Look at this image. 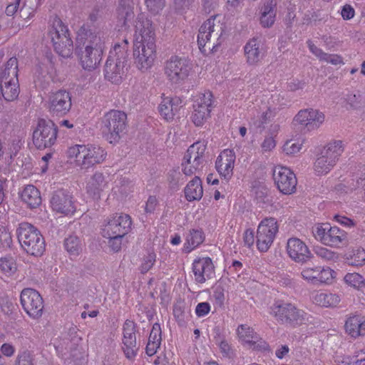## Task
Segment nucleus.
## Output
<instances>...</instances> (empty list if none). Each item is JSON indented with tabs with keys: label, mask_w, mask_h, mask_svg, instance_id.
Segmentation results:
<instances>
[{
	"label": "nucleus",
	"mask_w": 365,
	"mask_h": 365,
	"mask_svg": "<svg viewBox=\"0 0 365 365\" xmlns=\"http://www.w3.org/2000/svg\"><path fill=\"white\" fill-rule=\"evenodd\" d=\"M135 32L140 36L134 43L133 57L137 68L147 71L153 63L155 56V34L152 22L143 16L137 19Z\"/></svg>",
	"instance_id": "f257e3e1"
},
{
	"label": "nucleus",
	"mask_w": 365,
	"mask_h": 365,
	"mask_svg": "<svg viewBox=\"0 0 365 365\" xmlns=\"http://www.w3.org/2000/svg\"><path fill=\"white\" fill-rule=\"evenodd\" d=\"M104 48L105 38L101 33L81 27L76 36V50L83 69H96L102 60Z\"/></svg>",
	"instance_id": "f03ea898"
},
{
	"label": "nucleus",
	"mask_w": 365,
	"mask_h": 365,
	"mask_svg": "<svg viewBox=\"0 0 365 365\" xmlns=\"http://www.w3.org/2000/svg\"><path fill=\"white\" fill-rule=\"evenodd\" d=\"M18 60L10 58L0 70V110L3 108V101H13L19 94L18 81Z\"/></svg>",
	"instance_id": "7ed1b4c3"
},
{
	"label": "nucleus",
	"mask_w": 365,
	"mask_h": 365,
	"mask_svg": "<svg viewBox=\"0 0 365 365\" xmlns=\"http://www.w3.org/2000/svg\"><path fill=\"white\" fill-rule=\"evenodd\" d=\"M68 158L74 159L75 165L81 170L89 168L102 163L106 158L104 149L94 145H76L67 151Z\"/></svg>",
	"instance_id": "20e7f679"
},
{
	"label": "nucleus",
	"mask_w": 365,
	"mask_h": 365,
	"mask_svg": "<svg viewBox=\"0 0 365 365\" xmlns=\"http://www.w3.org/2000/svg\"><path fill=\"white\" fill-rule=\"evenodd\" d=\"M18 240L22 249L34 257L41 256L46 249L45 240L41 232L29 222L20 223L16 230Z\"/></svg>",
	"instance_id": "39448f33"
},
{
	"label": "nucleus",
	"mask_w": 365,
	"mask_h": 365,
	"mask_svg": "<svg viewBox=\"0 0 365 365\" xmlns=\"http://www.w3.org/2000/svg\"><path fill=\"white\" fill-rule=\"evenodd\" d=\"M213 16L206 20L200 27L197 34V44L202 53L215 51L222 43L221 37L224 33L222 24Z\"/></svg>",
	"instance_id": "423d86ee"
},
{
	"label": "nucleus",
	"mask_w": 365,
	"mask_h": 365,
	"mask_svg": "<svg viewBox=\"0 0 365 365\" xmlns=\"http://www.w3.org/2000/svg\"><path fill=\"white\" fill-rule=\"evenodd\" d=\"M126 128L127 115L123 111L110 110L102 118V133L110 143L118 142Z\"/></svg>",
	"instance_id": "0eeeda50"
},
{
	"label": "nucleus",
	"mask_w": 365,
	"mask_h": 365,
	"mask_svg": "<svg viewBox=\"0 0 365 365\" xmlns=\"http://www.w3.org/2000/svg\"><path fill=\"white\" fill-rule=\"evenodd\" d=\"M271 314L279 323L292 327L301 325L307 320V314L303 310L283 300L274 302L271 307Z\"/></svg>",
	"instance_id": "6e6552de"
},
{
	"label": "nucleus",
	"mask_w": 365,
	"mask_h": 365,
	"mask_svg": "<svg viewBox=\"0 0 365 365\" xmlns=\"http://www.w3.org/2000/svg\"><path fill=\"white\" fill-rule=\"evenodd\" d=\"M54 50L63 58L70 57L73 44L68 27L59 18H55L49 30Z\"/></svg>",
	"instance_id": "1a4fd4ad"
},
{
	"label": "nucleus",
	"mask_w": 365,
	"mask_h": 365,
	"mask_svg": "<svg viewBox=\"0 0 365 365\" xmlns=\"http://www.w3.org/2000/svg\"><path fill=\"white\" fill-rule=\"evenodd\" d=\"M315 239L326 246L339 247L346 244L347 233L338 227L318 224L312 228Z\"/></svg>",
	"instance_id": "9d476101"
},
{
	"label": "nucleus",
	"mask_w": 365,
	"mask_h": 365,
	"mask_svg": "<svg viewBox=\"0 0 365 365\" xmlns=\"http://www.w3.org/2000/svg\"><path fill=\"white\" fill-rule=\"evenodd\" d=\"M206 145L197 141L190 145L185 152L182 160V170L185 175L190 176L198 173L203 167Z\"/></svg>",
	"instance_id": "9b49d317"
},
{
	"label": "nucleus",
	"mask_w": 365,
	"mask_h": 365,
	"mask_svg": "<svg viewBox=\"0 0 365 365\" xmlns=\"http://www.w3.org/2000/svg\"><path fill=\"white\" fill-rule=\"evenodd\" d=\"M58 128L51 120L38 119L33 132V143L39 150L50 148L56 141Z\"/></svg>",
	"instance_id": "f8f14e48"
},
{
	"label": "nucleus",
	"mask_w": 365,
	"mask_h": 365,
	"mask_svg": "<svg viewBox=\"0 0 365 365\" xmlns=\"http://www.w3.org/2000/svg\"><path fill=\"white\" fill-rule=\"evenodd\" d=\"M191 66L184 58L171 56L165 63L164 71L168 80L173 83H181L188 77Z\"/></svg>",
	"instance_id": "ddd939ff"
},
{
	"label": "nucleus",
	"mask_w": 365,
	"mask_h": 365,
	"mask_svg": "<svg viewBox=\"0 0 365 365\" xmlns=\"http://www.w3.org/2000/svg\"><path fill=\"white\" fill-rule=\"evenodd\" d=\"M279 226L274 217H266L258 225L256 243L260 252H267L278 232Z\"/></svg>",
	"instance_id": "4468645a"
},
{
	"label": "nucleus",
	"mask_w": 365,
	"mask_h": 365,
	"mask_svg": "<svg viewBox=\"0 0 365 365\" xmlns=\"http://www.w3.org/2000/svg\"><path fill=\"white\" fill-rule=\"evenodd\" d=\"M131 218L126 214H115L107 218L103 225V237L117 235L124 237L130 230Z\"/></svg>",
	"instance_id": "2eb2a0df"
},
{
	"label": "nucleus",
	"mask_w": 365,
	"mask_h": 365,
	"mask_svg": "<svg viewBox=\"0 0 365 365\" xmlns=\"http://www.w3.org/2000/svg\"><path fill=\"white\" fill-rule=\"evenodd\" d=\"M20 301L24 310L32 319L41 317L43 311V301L41 294L31 288L24 289L20 295Z\"/></svg>",
	"instance_id": "dca6fc26"
},
{
	"label": "nucleus",
	"mask_w": 365,
	"mask_h": 365,
	"mask_svg": "<svg viewBox=\"0 0 365 365\" xmlns=\"http://www.w3.org/2000/svg\"><path fill=\"white\" fill-rule=\"evenodd\" d=\"M126 61L125 51H123L120 56L115 54V52L110 51L103 71L105 78L112 83H120L124 74Z\"/></svg>",
	"instance_id": "f3484780"
},
{
	"label": "nucleus",
	"mask_w": 365,
	"mask_h": 365,
	"mask_svg": "<svg viewBox=\"0 0 365 365\" xmlns=\"http://www.w3.org/2000/svg\"><path fill=\"white\" fill-rule=\"evenodd\" d=\"M213 103V96L210 91L200 93L197 96L191 117L196 126L202 125L210 117Z\"/></svg>",
	"instance_id": "a211bd4d"
},
{
	"label": "nucleus",
	"mask_w": 365,
	"mask_h": 365,
	"mask_svg": "<svg viewBox=\"0 0 365 365\" xmlns=\"http://www.w3.org/2000/svg\"><path fill=\"white\" fill-rule=\"evenodd\" d=\"M71 106V96L66 90H58L49 95L48 109L53 116H64L69 112Z\"/></svg>",
	"instance_id": "6ab92c4d"
},
{
	"label": "nucleus",
	"mask_w": 365,
	"mask_h": 365,
	"mask_svg": "<svg viewBox=\"0 0 365 365\" xmlns=\"http://www.w3.org/2000/svg\"><path fill=\"white\" fill-rule=\"evenodd\" d=\"M273 179L280 192L291 195L296 191L297 180L295 174L288 168L276 166L273 170Z\"/></svg>",
	"instance_id": "aec40b11"
},
{
	"label": "nucleus",
	"mask_w": 365,
	"mask_h": 365,
	"mask_svg": "<svg viewBox=\"0 0 365 365\" xmlns=\"http://www.w3.org/2000/svg\"><path fill=\"white\" fill-rule=\"evenodd\" d=\"M324 114L318 110L313 108L301 110L294 117V120L304 126L308 130L319 128L324 123Z\"/></svg>",
	"instance_id": "412c9836"
},
{
	"label": "nucleus",
	"mask_w": 365,
	"mask_h": 365,
	"mask_svg": "<svg viewBox=\"0 0 365 365\" xmlns=\"http://www.w3.org/2000/svg\"><path fill=\"white\" fill-rule=\"evenodd\" d=\"M287 251L289 257L297 262L304 263L313 257L306 244L297 237L288 240Z\"/></svg>",
	"instance_id": "4be33fe9"
},
{
	"label": "nucleus",
	"mask_w": 365,
	"mask_h": 365,
	"mask_svg": "<svg viewBox=\"0 0 365 365\" xmlns=\"http://www.w3.org/2000/svg\"><path fill=\"white\" fill-rule=\"evenodd\" d=\"M51 205L53 210L64 215L73 214L76 210L73 197L63 190H57L53 194Z\"/></svg>",
	"instance_id": "5701e85b"
},
{
	"label": "nucleus",
	"mask_w": 365,
	"mask_h": 365,
	"mask_svg": "<svg viewBox=\"0 0 365 365\" xmlns=\"http://www.w3.org/2000/svg\"><path fill=\"white\" fill-rule=\"evenodd\" d=\"M192 272L195 281L202 284L212 277L215 273V267L210 257H202L195 259L192 263Z\"/></svg>",
	"instance_id": "b1692460"
},
{
	"label": "nucleus",
	"mask_w": 365,
	"mask_h": 365,
	"mask_svg": "<svg viewBox=\"0 0 365 365\" xmlns=\"http://www.w3.org/2000/svg\"><path fill=\"white\" fill-rule=\"evenodd\" d=\"M277 0H262L258 6L259 24L262 28H271L274 24L277 11Z\"/></svg>",
	"instance_id": "393cba45"
},
{
	"label": "nucleus",
	"mask_w": 365,
	"mask_h": 365,
	"mask_svg": "<svg viewBox=\"0 0 365 365\" xmlns=\"http://www.w3.org/2000/svg\"><path fill=\"white\" fill-rule=\"evenodd\" d=\"M235 153L233 150L225 149L217 157L215 168L220 176L229 180L233 174L235 162Z\"/></svg>",
	"instance_id": "a878e982"
},
{
	"label": "nucleus",
	"mask_w": 365,
	"mask_h": 365,
	"mask_svg": "<svg viewBox=\"0 0 365 365\" xmlns=\"http://www.w3.org/2000/svg\"><path fill=\"white\" fill-rule=\"evenodd\" d=\"M123 349L128 359H133L138 350L136 346L135 324L130 320H126L123 324Z\"/></svg>",
	"instance_id": "bb28decb"
},
{
	"label": "nucleus",
	"mask_w": 365,
	"mask_h": 365,
	"mask_svg": "<svg viewBox=\"0 0 365 365\" xmlns=\"http://www.w3.org/2000/svg\"><path fill=\"white\" fill-rule=\"evenodd\" d=\"M108 176L100 171H96L86 182V192L93 199L99 200L101 193L108 187Z\"/></svg>",
	"instance_id": "cd10ccee"
},
{
	"label": "nucleus",
	"mask_w": 365,
	"mask_h": 365,
	"mask_svg": "<svg viewBox=\"0 0 365 365\" xmlns=\"http://www.w3.org/2000/svg\"><path fill=\"white\" fill-rule=\"evenodd\" d=\"M182 107V100L178 97H166L158 106L160 115L167 121L172 120Z\"/></svg>",
	"instance_id": "c85d7f7f"
},
{
	"label": "nucleus",
	"mask_w": 365,
	"mask_h": 365,
	"mask_svg": "<svg viewBox=\"0 0 365 365\" xmlns=\"http://www.w3.org/2000/svg\"><path fill=\"white\" fill-rule=\"evenodd\" d=\"M245 56L249 65H256L264 56L261 42L257 38L250 39L244 47Z\"/></svg>",
	"instance_id": "c756f323"
},
{
	"label": "nucleus",
	"mask_w": 365,
	"mask_h": 365,
	"mask_svg": "<svg viewBox=\"0 0 365 365\" xmlns=\"http://www.w3.org/2000/svg\"><path fill=\"white\" fill-rule=\"evenodd\" d=\"M344 328L346 332L353 338L365 335V319L361 314H350L347 317Z\"/></svg>",
	"instance_id": "7c9ffc66"
},
{
	"label": "nucleus",
	"mask_w": 365,
	"mask_h": 365,
	"mask_svg": "<svg viewBox=\"0 0 365 365\" xmlns=\"http://www.w3.org/2000/svg\"><path fill=\"white\" fill-rule=\"evenodd\" d=\"M344 152L343 143L341 140H334L324 146L319 155L329 160V163L336 165L339 157Z\"/></svg>",
	"instance_id": "2f4dec72"
},
{
	"label": "nucleus",
	"mask_w": 365,
	"mask_h": 365,
	"mask_svg": "<svg viewBox=\"0 0 365 365\" xmlns=\"http://www.w3.org/2000/svg\"><path fill=\"white\" fill-rule=\"evenodd\" d=\"M131 3L130 0H119L117 18L118 26L121 28L126 27L128 23L134 17L133 8Z\"/></svg>",
	"instance_id": "473e14b6"
},
{
	"label": "nucleus",
	"mask_w": 365,
	"mask_h": 365,
	"mask_svg": "<svg viewBox=\"0 0 365 365\" xmlns=\"http://www.w3.org/2000/svg\"><path fill=\"white\" fill-rule=\"evenodd\" d=\"M21 198L28 207L34 209L41 203V197L39 190L33 185H27L21 192Z\"/></svg>",
	"instance_id": "72a5a7b5"
},
{
	"label": "nucleus",
	"mask_w": 365,
	"mask_h": 365,
	"mask_svg": "<svg viewBox=\"0 0 365 365\" xmlns=\"http://www.w3.org/2000/svg\"><path fill=\"white\" fill-rule=\"evenodd\" d=\"M184 192L187 200L190 202L200 200L203 195L202 182L200 178L195 176L190 180L186 185Z\"/></svg>",
	"instance_id": "f704fd0d"
},
{
	"label": "nucleus",
	"mask_w": 365,
	"mask_h": 365,
	"mask_svg": "<svg viewBox=\"0 0 365 365\" xmlns=\"http://www.w3.org/2000/svg\"><path fill=\"white\" fill-rule=\"evenodd\" d=\"M312 301L314 304L324 307H336L340 302V297L329 292H317L313 297Z\"/></svg>",
	"instance_id": "c9c22d12"
},
{
	"label": "nucleus",
	"mask_w": 365,
	"mask_h": 365,
	"mask_svg": "<svg viewBox=\"0 0 365 365\" xmlns=\"http://www.w3.org/2000/svg\"><path fill=\"white\" fill-rule=\"evenodd\" d=\"M205 240V235L202 230H191L186 236V241L184 244L185 252H190L201 245Z\"/></svg>",
	"instance_id": "e433bc0d"
},
{
	"label": "nucleus",
	"mask_w": 365,
	"mask_h": 365,
	"mask_svg": "<svg viewBox=\"0 0 365 365\" xmlns=\"http://www.w3.org/2000/svg\"><path fill=\"white\" fill-rule=\"evenodd\" d=\"M344 259L349 265L362 266L365 264V250L361 248L353 249L345 254Z\"/></svg>",
	"instance_id": "4c0bfd02"
},
{
	"label": "nucleus",
	"mask_w": 365,
	"mask_h": 365,
	"mask_svg": "<svg viewBox=\"0 0 365 365\" xmlns=\"http://www.w3.org/2000/svg\"><path fill=\"white\" fill-rule=\"evenodd\" d=\"M276 115V109L267 108L265 111H263L260 115L252 119L251 123L258 129H264L266 124L270 121Z\"/></svg>",
	"instance_id": "58836bf2"
},
{
	"label": "nucleus",
	"mask_w": 365,
	"mask_h": 365,
	"mask_svg": "<svg viewBox=\"0 0 365 365\" xmlns=\"http://www.w3.org/2000/svg\"><path fill=\"white\" fill-rule=\"evenodd\" d=\"M239 338L247 345L252 342V339H257V334L254 329L246 324H241L237 329Z\"/></svg>",
	"instance_id": "ea45409f"
},
{
	"label": "nucleus",
	"mask_w": 365,
	"mask_h": 365,
	"mask_svg": "<svg viewBox=\"0 0 365 365\" xmlns=\"http://www.w3.org/2000/svg\"><path fill=\"white\" fill-rule=\"evenodd\" d=\"M64 246L71 255L77 256L81 252V243L78 237L69 236L65 240Z\"/></svg>",
	"instance_id": "a19ab883"
},
{
	"label": "nucleus",
	"mask_w": 365,
	"mask_h": 365,
	"mask_svg": "<svg viewBox=\"0 0 365 365\" xmlns=\"http://www.w3.org/2000/svg\"><path fill=\"white\" fill-rule=\"evenodd\" d=\"M329 160H326L320 155H318L314 164V169L315 173L318 175L328 173L335 165L333 163H329Z\"/></svg>",
	"instance_id": "79ce46f5"
},
{
	"label": "nucleus",
	"mask_w": 365,
	"mask_h": 365,
	"mask_svg": "<svg viewBox=\"0 0 365 365\" xmlns=\"http://www.w3.org/2000/svg\"><path fill=\"white\" fill-rule=\"evenodd\" d=\"M0 270L7 276L13 275L17 270L14 259L11 257L0 258Z\"/></svg>",
	"instance_id": "37998d69"
},
{
	"label": "nucleus",
	"mask_w": 365,
	"mask_h": 365,
	"mask_svg": "<svg viewBox=\"0 0 365 365\" xmlns=\"http://www.w3.org/2000/svg\"><path fill=\"white\" fill-rule=\"evenodd\" d=\"M344 280L347 285L356 289H361L365 286V279L361 274L356 272L347 273L344 276Z\"/></svg>",
	"instance_id": "c03bdc74"
},
{
	"label": "nucleus",
	"mask_w": 365,
	"mask_h": 365,
	"mask_svg": "<svg viewBox=\"0 0 365 365\" xmlns=\"http://www.w3.org/2000/svg\"><path fill=\"white\" fill-rule=\"evenodd\" d=\"M345 100L347 105L353 109L361 108L365 105V99L360 93H349L346 95Z\"/></svg>",
	"instance_id": "a18cd8bd"
},
{
	"label": "nucleus",
	"mask_w": 365,
	"mask_h": 365,
	"mask_svg": "<svg viewBox=\"0 0 365 365\" xmlns=\"http://www.w3.org/2000/svg\"><path fill=\"white\" fill-rule=\"evenodd\" d=\"M216 335L215 336V343L218 345L222 354L224 356H229L231 353V346L227 342V341L225 339L223 336L221 335L220 329H215Z\"/></svg>",
	"instance_id": "49530a36"
},
{
	"label": "nucleus",
	"mask_w": 365,
	"mask_h": 365,
	"mask_svg": "<svg viewBox=\"0 0 365 365\" xmlns=\"http://www.w3.org/2000/svg\"><path fill=\"white\" fill-rule=\"evenodd\" d=\"M314 251L319 257L326 261H336L339 257L336 252L324 247L317 246Z\"/></svg>",
	"instance_id": "de8ad7c7"
},
{
	"label": "nucleus",
	"mask_w": 365,
	"mask_h": 365,
	"mask_svg": "<svg viewBox=\"0 0 365 365\" xmlns=\"http://www.w3.org/2000/svg\"><path fill=\"white\" fill-rule=\"evenodd\" d=\"M195 0H173V7L175 13L182 14L189 10Z\"/></svg>",
	"instance_id": "09e8293b"
},
{
	"label": "nucleus",
	"mask_w": 365,
	"mask_h": 365,
	"mask_svg": "<svg viewBox=\"0 0 365 365\" xmlns=\"http://www.w3.org/2000/svg\"><path fill=\"white\" fill-rule=\"evenodd\" d=\"M156 260V255L155 253H149L147 256L143 257L141 264L139 267L140 273H147L154 265Z\"/></svg>",
	"instance_id": "8fccbe9b"
},
{
	"label": "nucleus",
	"mask_w": 365,
	"mask_h": 365,
	"mask_svg": "<svg viewBox=\"0 0 365 365\" xmlns=\"http://www.w3.org/2000/svg\"><path fill=\"white\" fill-rule=\"evenodd\" d=\"M15 365H34V356L28 350L19 353L15 361Z\"/></svg>",
	"instance_id": "3c124183"
},
{
	"label": "nucleus",
	"mask_w": 365,
	"mask_h": 365,
	"mask_svg": "<svg viewBox=\"0 0 365 365\" xmlns=\"http://www.w3.org/2000/svg\"><path fill=\"white\" fill-rule=\"evenodd\" d=\"M12 236L9 229L4 226L0 227V245L4 248H9L12 245Z\"/></svg>",
	"instance_id": "603ef678"
},
{
	"label": "nucleus",
	"mask_w": 365,
	"mask_h": 365,
	"mask_svg": "<svg viewBox=\"0 0 365 365\" xmlns=\"http://www.w3.org/2000/svg\"><path fill=\"white\" fill-rule=\"evenodd\" d=\"M148 9L153 14H158L165 6V0H145Z\"/></svg>",
	"instance_id": "864d4df0"
},
{
	"label": "nucleus",
	"mask_w": 365,
	"mask_h": 365,
	"mask_svg": "<svg viewBox=\"0 0 365 365\" xmlns=\"http://www.w3.org/2000/svg\"><path fill=\"white\" fill-rule=\"evenodd\" d=\"M302 144L298 141L289 140L283 145V151L287 155H294L302 149Z\"/></svg>",
	"instance_id": "5fc2aeb1"
},
{
	"label": "nucleus",
	"mask_w": 365,
	"mask_h": 365,
	"mask_svg": "<svg viewBox=\"0 0 365 365\" xmlns=\"http://www.w3.org/2000/svg\"><path fill=\"white\" fill-rule=\"evenodd\" d=\"M319 267L307 268L302 270L301 274L302 277L313 283H317V277L319 276Z\"/></svg>",
	"instance_id": "6e6d98bb"
},
{
	"label": "nucleus",
	"mask_w": 365,
	"mask_h": 365,
	"mask_svg": "<svg viewBox=\"0 0 365 365\" xmlns=\"http://www.w3.org/2000/svg\"><path fill=\"white\" fill-rule=\"evenodd\" d=\"M161 334L162 331L160 324L158 323H155L153 325L151 331L150 333L148 341L160 344L162 341Z\"/></svg>",
	"instance_id": "4d7b16f0"
},
{
	"label": "nucleus",
	"mask_w": 365,
	"mask_h": 365,
	"mask_svg": "<svg viewBox=\"0 0 365 365\" xmlns=\"http://www.w3.org/2000/svg\"><path fill=\"white\" fill-rule=\"evenodd\" d=\"M248 345L253 350L261 351L269 350V344L265 341L262 340L258 334L257 339H252V342H250Z\"/></svg>",
	"instance_id": "13d9d810"
},
{
	"label": "nucleus",
	"mask_w": 365,
	"mask_h": 365,
	"mask_svg": "<svg viewBox=\"0 0 365 365\" xmlns=\"http://www.w3.org/2000/svg\"><path fill=\"white\" fill-rule=\"evenodd\" d=\"M332 279V270L327 268H319V276L317 277V283H327Z\"/></svg>",
	"instance_id": "bf43d9fd"
},
{
	"label": "nucleus",
	"mask_w": 365,
	"mask_h": 365,
	"mask_svg": "<svg viewBox=\"0 0 365 365\" xmlns=\"http://www.w3.org/2000/svg\"><path fill=\"white\" fill-rule=\"evenodd\" d=\"M322 61H325L335 66L344 64L343 58L338 54H329L326 53Z\"/></svg>",
	"instance_id": "052dcab7"
},
{
	"label": "nucleus",
	"mask_w": 365,
	"mask_h": 365,
	"mask_svg": "<svg viewBox=\"0 0 365 365\" xmlns=\"http://www.w3.org/2000/svg\"><path fill=\"white\" fill-rule=\"evenodd\" d=\"M307 43L310 52L318 58L319 61H322L326 53L317 47L311 40H308Z\"/></svg>",
	"instance_id": "680f3d73"
},
{
	"label": "nucleus",
	"mask_w": 365,
	"mask_h": 365,
	"mask_svg": "<svg viewBox=\"0 0 365 365\" xmlns=\"http://www.w3.org/2000/svg\"><path fill=\"white\" fill-rule=\"evenodd\" d=\"M105 237L109 239V242H108L109 246L113 251L118 252L120 249L122 238L123 237H118L117 235H113V236Z\"/></svg>",
	"instance_id": "e2e57ef3"
},
{
	"label": "nucleus",
	"mask_w": 365,
	"mask_h": 365,
	"mask_svg": "<svg viewBox=\"0 0 365 365\" xmlns=\"http://www.w3.org/2000/svg\"><path fill=\"white\" fill-rule=\"evenodd\" d=\"M128 41L127 39H124L121 43H116L114 46V48L110 52H115V54L120 56V53L123 51H125V58H128Z\"/></svg>",
	"instance_id": "0e129e2a"
},
{
	"label": "nucleus",
	"mask_w": 365,
	"mask_h": 365,
	"mask_svg": "<svg viewBox=\"0 0 365 365\" xmlns=\"http://www.w3.org/2000/svg\"><path fill=\"white\" fill-rule=\"evenodd\" d=\"M243 242L245 246L250 247L255 243V232L252 229H247L243 235Z\"/></svg>",
	"instance_id": "69168bd1"
},
{
	"label": "nucleus",
	"mask_w": 365,
	"mask_h": 365,
	"mask_svg": "<svg viewBox=\"0 0 365 365\" xmlns=\"http://www.w3.org/2000/svg\"><path fill=\"white\" fill-rule=\"evenodd\" d=\"M275 146L276 142L273 136H267L261 145L263 152L271 151Z\"/></svg>",
	"instance_id": "338daca9"
},
{
	"label": "nucleus",
	"mask_w": 365,
	"mask_h": 365,
	"mask_svg": "<svg viewBox=\"0 0 365 365\" xmlns=\"http://www.w3.org/2000/svg\"><path fill=\"white\" fill-rule=\"evenodd\" d=\"M117 186H120L122 189L120 191L122 194H126L128 191L130 190L132 187V182L127 178H121L118 180Z\"/></svg>",
	"instance_id": "774afa93"
}]
</instances>
